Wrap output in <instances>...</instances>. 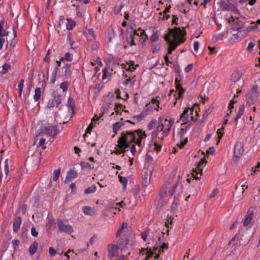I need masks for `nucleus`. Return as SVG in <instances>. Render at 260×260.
<instances>
[{"label": "nucleus", "mask_w": 260, "mask_h": 260, "mask_svg": "<svg viewBox=\"0 0 260 260\" xmlns=\"http://www.w3.org/2000/svg\"><path fill=\"white\" fill-rule=\"evenodd\" d=\"M146 137L147 135L142 129L122 132L118 140L116 147L119 149L127 148L133 142L138 146H141L142 139Z\"/></svg>", "instance_id": "1"}, {"label": "nucleus", "mask_w": 260, "mask_h": 260, "mask_svg": "<svg viewBox=\"0 0 260 260\" xmlns=\"http://www.w3.org/2000/svg\"><path fill=\"white\" fill-rule=\"evenodd\" d=\"M169 34L172 36L175 42H171L169 44L167 54L168 55L172 53L176 47L180 44L183 43L185 39L186 35L184 29H181L180 27H175L173 29H169Z\"/></svg>", "instance_id": "2"}, {"label": "nucleus", "mask_w": 260, "mask_h": 260, "mask_svg": "<svg viewBox=\"0 0 260 260\" xmlns=\"http://www.w3.org/2000/svg\"><path fill=\"white\" fill-rule=\"evenodd\" d=\"M129 29L131 31L126 34V41L131 46L136 45L137 42L143 43L148 38L145 31L140 28L137 29L131 26Z\"/></svg>", "instance_id": "3"}, {"label": "nucleus", "mask_w": 260, "mask_h": 260, "mask_svg": "<svg viewBox=\"0 0 260 260\" xmlns=\"http://www.w3.org/2000/svg\"><path fill=\"white\" fill-rule=\"evenodd\" d=\"M119 246L117 245L110 244L108 245V257L110 260H125L126 256L119 254Z\"/></svg>", "instance_id": "4"}, {"label": "nucleus", "mask_w": 260, "mask_h": 260, "mask_svg": "<svg viewBox=\"0 0 260 260\" xmlns=\"http://www.w3.org/2000/svg\"><path fill=\"white\" fill-rule=\"evenodd\" d=\"M58 132L59 131L57 129V126L55 125H42L39 129V135L42 136L46 135L47 136H49L52 139L51 140V142H52L54 138L57 135Z\"/></svg>", "instance_id": "5"}, {"label": "nucleus", "mask_w": 260, "mask_h": 260, "mask_svg": "<svg viewBox=\"0 0 260 260\" xmlns=\"http://www.w3.org/2000/svg\"><path fill=\"white\" fill-rule=\"evenodd\" d=\"M116 34L114 29H108L106 35V41L109 48L116 49L118 47V42L116 39Z\"/></svg>", "instance_id": "6"}, {"label": "nucleus", "mask_w": 260, "mask_h": 260, "mask_svg": "<svg viewBox=\"0 0 260 260\" xmlns=\"http://www.w3.org/2000/svg\"><path fill=\"white\" fill-rule=\"evenodd\" d=\"M194 108L193 107L191 108H185L182 113L180 115V119L182 121H191L194 122L197 121L196 116L198 115V112L195 111L196 115L193 116Z\"/></svg>", "instance_id": "7"}, {"label": "nucleus", "mask_w": 260, "mask_h": 260, "mask_svg": "<svg viewBox=\"0 0 260 260\" xmlns=\"http://www.w3.org/2000/svg\"><path fill=\"white\" fill-rule=\"evenodd\" d=\"M181 80V78L180 77L179 78L178 77H176L175 79L174 85L176 90L178 91V93L176 94V92L174 89H172L170 90L169 94V95H170L173 93H174V97L176 100L182 98L185 92V89L182 87L181 84H180Z\"/></svg>", "instance_id": "8"}, {"label": "nucleus", "mask_w": 260, "mask_h": 260, "mask_svg": "<svg viewBox=\"0 0 260 260\" xmlns=\"http://www.w3.org/2000/svg\"><path fill=\"white\" fill-rule=\"evenodd\" d=\"M127 225V223L123 222L116 234V237L118 238L117 244H118L119 246L124 247L128 243V241L123 232L124 228Z\"/></svg>", "instance_id": "9"}, {"label": "nucleus", "mask_w": 260, "mask_h": 260, "mask_svg": "<svg viewBox=\"0 0 260 260\" xmlns=\"http://www.w3.org/2000/svg\"><path fill=\"white\" fill-rule=\"evenodd\" d=\"M57 225L59 232H63L69 235L72 234L74 231L73 227L68 223L67 221H63L61 219H58L57 220Z\"/></svg>", "instance_id": "10"}, {"label": "nucleus", "mask_w": 260, "mask_h": 260, "mask_svg": "<svg viewBox=\"0 0 260 260\" xmlns=\"http://www.w3.org/2000/svg\"><path fill=\"white\" fill-rule=\"evenodd\" d=\"M255 208L254 207H250L247 212L246 215L245 216V218L243 221V225L245 226H248L250 228L252 225V219L253 218Z\"/></svg>", "instance_id": "11"}, {"label": "nucleus", "mask_w": 260, "mask_h": 260, "mask_svg": "<svg viewBox=\"0 0 260 260\" xmlns=\"http://www.w3.org/2000/svg\"><path fill=\"white\" fill-rule=\"evenodd\" d=\"M204 160L201 159L198 162L197 167L195 168L194 171H193V172L191 174L192 177L194 178L195 179L197 180L199 179V177L198 176V174H200V176L202 175V170L203 168H204Z\"/></svg>", "instance_id": "12"}, {"label": "nucleus", "mask_w": 260, "mask_h": 260, "mask_svg": "<svg viewBox=\"0 0 260 260\" xmlns=\"http://www.w3.org/2000/svg\"><path fill=\"white\" fill-rule=\"evenodd\" d=\"M217 4L220 7V8L226 11H233L235 9V7L229 1L218 0Z\"/></svg>", "instance_id": "13"}, {"label": "nucleus", "mask_w": 260, "mask_h": 260, "mask_svg": "<svg viewBox=\"0 0 260 260\" xmlns=\"http://www.w3.org/2000/svg\"><path fill=\"white\" fill-rule=\"evenodd\" d=\"M162 125L164 126V133H162V136L158 137V139L162 141L165 137H166L169 134L171 129V124H168L167 119H165L163 122L161 121Z\"/></svg>", "instance_id": "14"}, {"label": "nucleus", "mask_w": 260, "mask_h": 260, "mask_svg": "<svg viewBox=\"0 0 260 260\" xmlns=\"http://www.w3.org/2000/svg\"><path fill=\"white\" fill-rule=\"evenodd\" d=\"M244 152L243 146L240 142H237L235 145L234 155L237 158H240Z\"/></svg>", "instance_id": "15"}, {"label": "nucleus", "mask_w": 260, "mask_h": 260, "mask_svg": "<svg viewBox=\"0 0 260 260\" xmlns=\"http://www.w3.org/2000/svg\"><path fill=\"white\" fill-rule=\"evenodd\" d=\"M257 94L255 91V89H252L251 93L248 94L246 96L247 103L249 105H252L257 100Z\"/></svg>", "instance_id": "16"}, {"label": "nucleus", "mask_w": 260, "mask_h": 260, "mask_svg": "<svg viewBox=\"0 0 260 260\" xmlns=\"http://www.w3.org/2000/svg\"><path fill=\"white\" fill-rule=\"evenodd\" d=\"M51 97L53 100L61 104L63 100L62 94L61 93V92L59 91L58 89L52 91L51 93Z\"/></svg>", "instance_id": "17"}, {"label": "nucleus", "mask_w": 260, "mask_h": 260, "mask_svg": "<svg viewBox=\"0 0 260 260\" xmlns=\"http://www.w3.org/2000/svg\"><path fill=\"white\" fill-rule=\"evenodd\" d=\"M21 222L22 219L20 216H17L14 218L13 222V231L14 233H18L21 225Z\"/></svg>", "instance_id": "18"}, {"label": "nucleus", "mask_w": 260, "mask_h": 260, "mask_svg": "<svg viewBox=\"0 0 260 260\" xmlns=\"http://www.w3.org/2000/svg\"><path fill=\"white\" fill-rule=\"evenodd\" d=\"M77 176V171L75 168L70 169L67 172V176L66 178V181L68 180L70 181Z\"/></svg>", "instance_id": "19"}, {"label": "nucleus", "mask_w": 260, "mask_h": 260, "mask_svg": "<svg viewBox=\"0 0 260 260\" xmlns=\"http://www.w3.org/2000/svg\"><path fill=\"white\" fill-rule=\"evenodd\" d=\"M243 22L239 20V18L237 19H233V24L232 25V29L234 30H238V29L243 27Z\"/></svg>", "instance_id": "20"}, {"label": "nucleus", "mask_w": 260, "mask_h": 260, "mask_svg": "<svg viewBox=\"0 0 260 260\" xmlns=\"http://www.w3.org/2000/svg\"><path fill=\"white\" fill-rule=\"evenodd\" d=\"M67 106L68 108L69 111H71L72 115H74L75 114V102L72 98H70L69 99L68 101L67 102Z\"/></svg>", "instance_id": "21"}, {"label": "nucleus", "mask_w": 260, "mask_h": 260, "mask_svg": "<svg viewBox=\"0 0 260 260\" xmlns=\"http://www.w3.org/2000/svg\"><path fill=\"white\" fill-rule=\"evenodd\" d=\"M5 20H0V36L8 37L9 34V31L4 29Z\"/></svg>", "instance_id": "22"}, {"label": "nucleus", "mask_w": 260, "mask_h": 260, "mask_svg": "<svg viewBox=\"0 0 260 260\" xmlns=\"http://www.w3.org/2000/svg\"><path fill=\"white\" fill-rule=\"evenodd\" d=\"M151 172L149 173L146 172L143 177L142 184L143 186H147L150 182Z\"/></svg>", "instance_id": "23"}, {"label": "nucleus", "mask_w": 260, "mask_h": 260, "mask_svg": "<svg viewBox=\"0 0 260 260\" xmlns=\"http://www.w3.org/2000/svg\"><path fill=\"white\" fill-rule=\"evenodd\" d=\"M62 70H64V75L66 77H70L72 74V64L70 63L66 64L65 66L63 67Z\"/></svg>", "instance_id": "24"}, {"label": "nucleus", "mask_w": 260, "mask_h": 260, "mask_svg": "<svg viewBox=\"0 0 260 260\" xmlns=\"http://www.w3.org/2000/svg\"><path fill=\"white\" fill-rule=\"evenodd\" d=\"M179 203V200L177 197L175 195L174 196V201L171 206V211L173 213H175L176 212L178 208V205Z\"/></svg>", "instance_id": "25"}, {"label": "nucleus", "mask_w": 260, "mask_h": 260, "mask_svg": "<svg viewBox=\"0 0 260 260\" xmlns=\"http://www.w3.org/2000/svg\"><path fill=\"white\" fill-rule=\"evenodd\" d=\"M60 105V104L51 99L47 102V108L51 109L54 107L58 108Z\"/></svg>", "instance_id": "26"}, {"label": "nucleus", "mask_w": 260, "mask_h": 260, "mask_svg": "<svg viewBox=\"0 0 260 260\" xmlns=\"http://www.w3.org/2000/svg\"><path fill=\"white\" fill-rule=\"evenodd\" d=\"M140 253H142L143 254H147L146 258L144 260H148V258L151 257L155 253L154 252L152 251L150 249L148 250L146 248H142L140 250Z\"/></svg>", "instance_id": "27"}, {"label": "nucleus", "mask_w": 260, "mask_h": 260, "mask_svg": "<svg viewBox=\"0 0 260 260\" xmlns=\"http://www.w3.org/2000/svg\"><path fill=\"white\" fill-rule=\"evenodd\" d=\"M67 22L66 23V28L68 30H72L74 28V27L76 25L75 21L72 19H69L68 18L67 19Z\"/></svg>", "instance_id": "28"}, {"label": "nucleus", "mask_w": 260, "mask_h": 260, "mask_svg": "<svg viewBox=\"0 0 260 260\" xmlns=\"http://www.w3.org/2000/svg\"><path fill=\"white\" fill-rule=\"evenodd\" d=\"M87 39L88 41L91 42H93L95 40V35L92 28L88 29V33L87 34Z\"/></svg>", "instance_id": "29"}, {"label": "nucleus", "mask_w": 260, "mask_h": 260, "mask_svg": "<svg viewBox=\"0 0 260 260\" xmlns=\"http://www.w3.org/2000/svg\"><path fill=\"white\" fill-rule=\"evenodd\" d=\"M38 244L36 241H34L29 247V252L30 255L34 254L38 248Z\"/></svg>", "instance_id": "30"}, {"label": "nucleus", "mask_w": 260, "mask_h": 260, "mask_svg": "<svg viewBox=\"0 0 260 260\" xmlns=\"http://www.w3.org/2000/svg\"><path fill=\"white\" fill-rule=\"evenodd\" d=\"M41 92V89L40 87H37L35 89V94L34 95V99L35 102H37L40 99Z\"/></svg>", "instance_id": "31"}, {"label": "nucleus", "mask_w": 260, "mask_h": 260, "mask_svg": "<svg viewBox=\"0 0 260 260\" xmlns=\"http://www.w3.org/2000/svg\"><path fill=\"white\" fill-rule=\"evenodd\" d=\"M151 104H156V106L157 108H155L154 109L156 110L157 111L158 110V108H159V102L158 100H157L156 99H155L154 98H152L151 100L150 103H147L146 105V107H147L148 109L150 108V106Z\"/></svg>", "instance_id": "32"}, {"label": "nucleus", "mask_w": 260, "mask_h": 260, "mask_svg": "<svg viewBox=\"0 0 260 260\" xmlns=\"http://www.w3.org/2000/svg\"><path fill=\"white\" fill-rule=\"evenodd\" d=\"M73 59V55L69 52L66 53L64 55L60 58V60H62V61H63L64 60L71 61Z\"/></svg>", "instance_id": "33"}, {"label": "nucleus", "mask_w": 260, "mask_h": 260, "mask_svg": "<svg viewBox=\"0 0 260 260\" xmlns=\"http://www.w3.org/2000/svg\"><path fill=\"white\" fill-rule=\"evenodd\" d=\"M245 106L244 105H242L240 106L236 117L235 118V120H237L241 118V116L244 112Z\"/></svg>", "instance_id": "34"}, {"label": "nucleus", "mask_w": 260, "mask_h": 260, "mask_svg": "<svg viewBox=\"0 0 260 260\" xmlns=\"http://www.w3.org/2000/svg\"><path fill=\"white\" fill-rule=\"evenodd\" d=\"M183 122H184L182 124H181L182 127L181 131L186 132L190 128L192 125V123L191 122L188 121Z\"/></svg>", "instance_id": "35"}, {"label": "nucleus", "mask_w": 260, "mask_h": 260, "mask_svg": "<svg viewBox=\"0 0 260 260\" xmlns=\"http://www.w3.org/2000/svg\"><path fill=\"white\" fill-rule=\"evenodd\" d=\"M124 125V123L122 121H119L116 122L113 125V130L114 133H117V131L122 126Z\"/></svg>", "instance_id": "36"}, {"label": "nucleus", "mask_w": 260, "mask_h": 260, "mask_svg": "<svg viewBox=\"0 0 260 260\" xmlns=\"http://www.w3.org/2000/svg\"><path fill=\"white\" fill-rule=\"evenodd\" d=\"M70 86V82L68 81H64L62 82L60 85L59 87L62 90V93L64 92H66Z\"/></svg>", "instance_id": "37"}, {"label": "nucleus", "mask_w": 260, "mask_h": 260, "mask_svg": "<svg viewBox=\"0 0 260 260\" xmlns=\"http://www.w3.org/2000/svg\"><path fill=\"white\" fill-rule=\"evenodd\" d=\"M96 190V187L95 185H92L84 191L85 194H89L94 192Z\"/></svg>", "instance_id": "38"}, {"label": "nucleus", "mask_w": 260, "mask_h": 260, "mask_svg": "<svg viewBox=\"0 0 260 260\" xmlns=\"http://www.w3.org/2000/svg\"><path fill=\"white\" fill-rule=\"evenodd\" d=\"M162 120V118L161 117H159V118H158V121H159V125H156V129L155 130V131H157V133H158L159 132H162V133H164V126L162 125V123H161V120Z\"/></svg>", "instance_id": "39"}, {"label": "nucleus", "mask_w": 260, "mask_h": 260, "mask_svg": "<svg viewBox=\"0 0 260 260\" xmlns=\"http://www.w3.org/2000/svg\"><path fill=\"white\" fill-rule=\"evenodd\" d=\"M81 166L82 169L89 171L91 169L90 164L88 162L82 161L81 162Z\"/></svg>", "instance_id": "40"}, {"label": "nucleus", "mask_w": 260, "mask_h": 260, "mask_svg": "<svg viewBox=\"0 0 260 260\" xmlns=\"http://www.w3.org/2000/svg\"><path fill=\"white\" fill-rule=\"evenodd\" d=\"M13 35H14V38L11 40V42L9 43V46L11 47L14 48L15 46L17 41L15 40V38L17 36V33L16 30H15L14 28H13Z\"/></svg>", "instance_id": "41"}, {"label": "nucleus", "mask_w": 260, "mask_h": 260, "mask_svg": "<svg viewBox=\"0 0 260 260\" xmlns=\"http://www.w3.org/2000/svg\"><path fill=\"white\" fill-rule=\"evenodd\" d=\"M10 68V66L9 64L5 63L2 67V69L0 70V73L2 74H4L7 72L9 69Z\"/></svg>", "instance_id": "42"}, {"label": "nucleus", "mask_w": 260, "mask_h": 260, "mask_svg": "<svg viewBox=\"0 0 260 260\" xmlns=\"http://www.w3.org/2000/svg\"><path fill=\"white\" fill-rule=\"evenodd\" d=\"M257 28H258V26H257V24L255 23V22H253L251 23V24L249 26L247 27L246 30H247V31L249 32V31H251L252 30H254L256 29Z\"/></svg>", "instance_id": "43"}, {"label": "nucleus", "mask_w": 260, "mask_h": 260, "mask_svg": "<svg viewBox=\"0 0 260 260\" xmlns=\"http://www.w3.org/2000/svg\"><path fill=\"white\" fill-rule=\"evenodd\" d=\"M4 172L5 173V178H7L9 171V165H8V159H6L4 162Z\"/></svg>", "instance_id": "44"}, {"label": "nucleus", "mask_w": 260, "mask_h": 260, "mask_svg": "<svg viewBox=\"0 0 260 260\" xmlns=\"http://www.w3.org/2000/svg\"><path fill=\"white\" fill-rule=\"evenodd\" d=\"M60 169L55 170L53 172V175L52 176V180L56 181L58 179L60 175Z\"/></svg>", "instance_id": "45"}, {"label": "nucleus", "mask_w": 260, "mask_h": 260, "mask_svg": "<svg viewBox=\"0 0 260 260\" xmlns=\"http://www.w3.org/2000/svg\"><path fill=\"white\" fill-rule=\"evenodd\" d=\"M157 124V120L155 119H152L149 123L148 125V129L149 130H152L154 129L156 125Z\"/></svg>", "instance_id": "46"}, {"label": "nucleus", "mask_w": 260, "mask_h": 260, "mask_svg": "<svg viewBox=\"0 0 260 260\" xmlns=\"http://www.w3.org/2000/svg\"><path fill=\"white\" fill-rule=\"evenodd\" d=\"M46 140L45 138H41L40 139L39 142L38 143V144L37 145V147H41L43 149H44L46 148V146L45 145Z\"/></svg>", "instance_id": "47"}, {"label": "nucleus", "mask_w": 260, "mask_h": 260, "mask_svg": "<svg viewBox=\"0 0 260 260\" xmlns=\"http://www.w3.org/2000/svg\"><path fill=\"white\" fill-rule=\"evenodd\" d=\"M154 145V149L157 151V152H159L161 151L162 145L161 144H158V142L157 141H153Z\"/></svg>", "instance_id": "48"}, {"label": "nucleus", "mask_w": 260, "mask_h": 260, "mask_svg": "<svg viewBox=\"0 0 260 260\" xmlns=\"http://www.w3.org/2000/svg\"><path fill=\"white\" fill-rule=\"evenodd\" d=\"M119 181L123 185L124 187L126 186L127 184V179L126 177H122L120 175L118 176Z\"/></svg>", "instance_id": "49"}, {"label": "nucleus", "mask_w": 260, "mask_h": 260, "mask_svg": "<svg viewBox=\"0 0 260 260\" xmlns=\"http://www.w3.org/2000/svg\"><path fill=\"white\" fill-rule=\"evenodd\" d=\"M234 104V101L233 100H231L230 104L228 106V110L230 111L229 113H228L226 116H225V118L226 117H229L230 114L232 113L231 109L234 108L233 104Z\"/></svg>", "instance_id": "50"}, {"label": "nucleus", "mask_w": 260, "mask_h": 260, "mask_svg": "<svg viewBox=\"0 0 260 260\" xmlns=\"http://www.w3.org/2000/svg\"><path fill=\"white\" fill-rule=\"evenodd\" d=\"M149 234V231H145L141 234V237L144 241H146Z\"/></svg>", "instance_id": "51"}, {"label": "nucleus", "mask_w": 260, "mask_h": 260, "mask_svg": "<svg viewBox=\"0 0 260 260\" xmlns=\"http://www.w3.org/2000/svg\"><path fill=\"white\" fill-rule=\"evenodd\" d=\"M126 148H124V149H116V150H114L113 151H112L111 152V154H116L117 155H120L122 153H124L126 150Z\"/></svg>", "instance_id": "52"}, {"label": "nucleus", "mask_w": 260, "mask_h": 260, "mask_svg": "<svg viewBox=\"0 0 260 260\" xmlns=\"http://www.w3.org/2000/svg\"><path fill=\"white\" fill-rule=\"evenodd\" d=\"M219 192V190L217 188H214L212 192L209 195V198L211 199V198H214L216 194H218V193Z\"/></svg>", "instance_id": "53"}, {"label": "nucleus", "mask_w": 260, "mask_h": 260, "mask_svg": "<svg viewBox=\"0 0 260 260\" xmlns=\"http://www.w3.org/2000/svg\"><path fill=\"white\" fill-rule=\"evenodd\" d=\"M93 127V123H91L87 127L86 129V133L84 135V137H85L87 134H90V132L92 131Z\"/></svg>", "instance_id": "54"}, {"label": "nucleus", "mask_w": 260, "mask_h": 260, "mask_svg": "<svg viewBox=\"0 0 260 260\" xmlns=\"http://www.w3.org/2000/svg\"><path fill=\"white\" fill-rule=\"evenodd\" d=\"M158 35L157 33H154L150 37V40L153 42H155L157 41L158 40Z\"/></svg>", "instance_id": "55"}, {"label": "nucleus", "mask_w": 260, "mask_h": 260, "mask_svg": "<svg viewBox=\"0 0 260 260\" xmlns=\"http://www.w3.org/2000/svg\"><path fill=\"white\" fill-rule=\"evenodd\" d=\"M176 186H177V185H174L172 186V189L168 191L169 195L171 196H172L173 195H174V196L176 195L177 197V196L175 193Z\"/></svg>", "instance_id": "56"}, {"label": "nucleus", "mask_w": 260, "mask_h": 260, "mask_svg": "<svg viewBox=\"0 0 260 260\" xmlns=\"http://www.w3.org/2000/svg\"><path fill=\"white\" fill-rule=\"evenodd\" d=\"M158 135V133H157V131H153L151 133V138L152 141H156V139Z\"/></svg>", "instance_id": "57"}, {"label": "nucleus", "mask_w": 260, "mask_h": 260, "mask_svg": "<svg viewBox=\"0 0 260 260\" xmlns=\"http://www.w3.org/2000/svg\"><path fill=\"white\" fill-rule=\"evenodd\" d=\"M30 233H31V235L34 237H37V236L38 235V232L36 230V229L35 227H32L31 228Z\"/></svg>", "instance_id": "58"}, {"label": "nucleus", "mask_w": 260, "mask_h": 260, "mask_svg": "<svg viewBox=\"0 0 260 260\" xmlns=\"http://www.w3.org/2000/svg\"><path fill=\"white\" fill-rule=\"evenodd\" d=\"M255 44L252 42H250L248 45V46L246 48L247 51L249 52H251L252 49L253 48Z\"/></svg>", "instance_id": "59"}, {"label": "nucleus", "mask_w": 260, "mask_h": 260, "mask_svg": "<svg viewBox=\"0 0 260 260\" xmlns=\"http://www.w3.org/2000/svg\"><path fill=\"white\" fill-rule=\"evenodd\" d=\"M6 36H0V50H1L3 48V45L5 42V37Z\"/></svg>", "instance_id": "60"}, {"label": "nucleus", "mask_w": 260, "mask_h": 260, "mask_svg": "<svg viewBox=\"0 0 260 260\" xmlns=\"http://www.w3.org/2000/svg\"><path fill=\"white\" fill-rule=\"evenodd\" d=\"M76 15L78 17H81L82 16V12H81L79 6H77L76 8Z\"/></svg>", "instance_id": "61"}, {"label": "nucleus", "mask_w": 260, "mask_h": 260, "mask_svg": "<svg viewBox=\"0 0 260 260\" xmlns=\"http://www.w3.org/2000/svg\"><path fill=\"white\" fill-rule=\"evenodd\" d=\"M123 107H125V106H123L122 104L116 103L114 108L115 112H117V110L121 109Z\"/></svg>", "instance_id": "62"}, {"label": "nucleus", "mask_w": 260, "mask_h": 260, "mask_svg": "<svg viewBox=\"0 0 260 260\" xmlns=\"http://www.w3.org/2000/svg\"><path fill=\"white\" fill-rule=\"evenodd\" d=\"M172 17H173V20L172 21V24L178 25V17L177 16L174 15H173L172 16Z\"/></svg>", "instance_id": "63"}, {"label": "nucleus", "mask_w": 260, "mask_h": 260, "mask_svg": "<svg viewBox=\"0 0 260 260\" xmlns=\"http://www.w3.org/2000/svg\"><path fill=\"white\" fill-rule=\"evenodd\" d=\"M49 253L50 256H54L56 254V250L52 247L49 248Z\"/></svg>", "instance_id": "64"}]
</instances>
